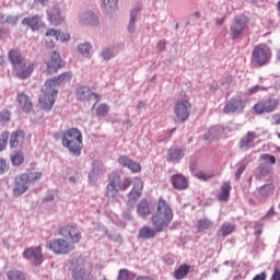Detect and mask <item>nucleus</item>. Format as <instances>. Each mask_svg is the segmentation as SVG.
I'll use <instances>...</instances> for the list:
<instances>
[{
	"label": "nucleus",
	"instance_id": "nucleus-6",
	"mask_svg": "<svg viewBox=\"0 0 280 280\" xmlns=\"http://www.w3.org/2000/svg\"><path fill=\"white\" fill-rule=\"evenodd\" d=\"M272 57L271 50L265 44H258L252 51V63L262 67L266 66Z\"/></svg>",
	"mask_w": 280,
	"mask_h": 280
},
{
	"label": "nucleus",
	"instance_id": "nucleus-55",
	"mask_svg": "<svg viewBox=\"0 0 280 280\" xmlns=\"http://www.w3.org/2000/svg\"><path fill=\"white\" fill-rule=\"evenodd\" d=\"M267 279V273L266 272H261L259 275H256L253 280H266Z\"/></svg>",
	"mask_w": 280,
	"mask_h": 280
},
{
	"label": "nucleus",
	"instance_id": "nucleus-39",
	"mask_svg": "<svg viewBox=\"0 0 280 280\" xmlns=\"http://www.w3.org/2000/svg\"><path fill=\"white\" fill-rule=\"evenodd\" d=\"M8 280H26L23 271L18 269H12L7 272Z\"/></svg>",
	"mask_w": 280,
	"mask_h": 280
},
{
	"label": "nucleus",
	"instance_id": "nucleus-64",
	"mask_svg": "<svg viewBox=\"0 0 280 280\" xmlns=\"http://www.w3.org/2000/svg\"><path fill=\"white\" fill-rule=\"evenodd\" d=\"M47 47L52 48L54 44L52 43H47Z\"/></svg>",
	"mask_w": 280,
	"mask_h": 280
},
{
	"label": "nucleus",
	"instance_id": "nucleus-44",
	"mask_svg": "<svg viewBox=\"0 0 280 280\" xmlns=\"http://www.w3.org/2000/svg\"><path fill=\"white\" fill-rule=\"evenodd\" d=\"M11 119V113L7 109L0 113V121L1 124H7Z\"/></svg>",
	"mask_w": 280,
	"mask_h": 280
},
{
	"label": "nucleus",
	"instance_id": "nucleus-20",
	"mask_svg": "<svg viewBox=\"0 0 280 280\" xmlns=\"http://www.w3.org/2000/svg\"><path fill=\"white\" fill-rule=\"evenodd\" d=\"M245 106L243 104L242 97L237 96V97L230 98V101L224 105L223 112L225 114H229V113H234L238 109L243 110Z\"/></svg>",
	"mask_w": 280,
	"mask_h": 280
},
{
	"label": "nucleus",
	"instance_id": "nucleus-22",
	"mask_svg": "<svg viewBox=\"0 0 280 280\" xmlns=\"http://www.w3.org/2000/svg\"><path fill=\"white\" fill-rule=\"evenodd\" d=\"M232 191L231 182H223L221 185V191L217 196L219 202H229Z\"/></svg>",
	"mask_w": 280,
	"mask_h": 280
},
{
	"label": "nucleus",
	"instance_id": "nucleus-49",
	"mask_svg": "<svg viewBox=\"0 0 280 280\" xmlns=\"http://www.w3.org/2000/svg\"><path fill=\"white\" fill-rule=\"evenodd\" d=\"M258 172L261 176H268V174L271 172V168L266 164H261L258 166Z\"/></svg>",
	"mask_w": 280,
	"mask_h": 280
},
{
	"label": "nucleus",
	"instance_id": "nucleus-24",
	"mask_svg": "<svg viewBox=\"0 0 280 280\" xmlns=\"http://www.w3.org/2000/svg\"><path fill=\"white\" fill-rule=\"evenodd\" d=\"M72 75L70 72H65L61 73L60 75H58L57 78L50 79L46 81V84H48L49 86L57 89L61 83H66L69 82L71 80Z\"/></svg>",
	"mask_w": 280,
	"mask_h": 280
},
{
	"label": "nucleus",
	"instance_id": "nucleus-36",
	"mask_svg": "<svg viewBox=\"0 0 280 280\" xmlns=\"http://www.w3.org/2000/svg\"><path fill=\"white\" fill-rule=\"evenodd\" d=\"M141 7H136L131 9V18L129 20V26H127V30H129V33H133L136 30V21H137V14L141 11Z\"/></svg>",
	"mask_w": 280,
	"mask_h": 280
},
{
	"label": "nucleus",
	"instance_id": "nucleus-9",
	"mask_svg": "<svg viewBox=\"0 0 280 280\" xmlns=\"http://www.w3.org/2000/svg\"><path fill=\"white\" fill-rule=\"evenodd\" d=\"M59 235L69 244H72V246L79 244L82 240V233L80 230L77 226L70 224L62 226L59 231Z\"/></svg>",
	"mask_w": 280,
	"mask_h": 280
},
{
	"label": "nucleus",
	"instance_id": "nucleus-35",
	"mask_svg": "<svg viewBox=\"0 0 280 280\" xmlns=\"http://www.w3.org/2000/svg\"><path fill=\"white\" fill-rule=\"evenodd\" d=\"M46 36H54L57 40L66 42L70 39L69 34H63L58 30L49 28L46 33Z\"/></svg>",
	"mask_w": 280,
	"mask_h": 280
},
{
	"label": "nucleus",
	"instance_id": "nucleus-3",
	"mask_svg": "<svg viewBox=\"0 0 280 280\" xmlns=\"http://www.w3.org/2000/svg\"><path fill=\"white\" fill-rule=\"evenodd\" d=\"M131 186V179L126 178L121 182L119 174L114 173L110 177V182L107 185L106 197L108 199H114L118 196L119 191H126Z\"/></svg>",
	"mask_w": 280,
	"mask_h": 280
},
{
	"label": "nucleus",
	"instance_id": "nucleus-40",
	"mask_svg": "<svg viewBox=\"0 0 280 280\" xmlns=\"http://www.w3.org/2000/svg\"><path fill=\"white\" fill-rule=\"evenodd\" d=\"M27 176V182L35 183L36 180H40L43 174L40 172H32V173H24Z\"/></svg>",
	"mask_w": 280,
	"mask_h": 280
},
{
	"label": "nucleus",
	"instance_id": "nucleus-28",
	"mask_svg": "<svg viewBox=\"0 0 280 280\" xmlns=\"http://www.w3.org/2000/svg\"><path fill=\"white\" fill-rule=\"evenodd\" d=\"M184 156L185 152L182 149H168L166 161H168V163H174L175 161H180Z\"/></svg>",
	"mask_w": 280,
	"mask_h": 280
},
{
	"label": "nucleus",
	"instance_id": "nucleus-2",
	"mask_svg": "<svg viewBox=\"0 0 280 280\" xmlns=\"http://www.w3.org/2000/svg\"><path fill=\"white\" fill-rule=\"evenodd\" d=\"M62 145L67 148L73 156H80L83 148V136L77 128H71L63 132Z\"/></svg>",
	"mask_w": 280,
	"mask_h": 280
},
{
	"label": "nucleus",
	"instance_id": "nucleus-10",
	"mask_svg": "<svg viewBox=\"0 0 280 280\" xmlns=\"http://www.w3.org/2000/svg\"><path fill=\"white\" fill-rule=\"evenodd\" d=\"M71 271L74 280H94V276L90 270H86V265L83 260L73 261Z\"/></svg>",
	"mask_w": 280,
	"mask_h": 280
},
{
	"label": "nucleus",
	"instance_id": "nucleus-33",
	"mask_svg": "<svg viewBox=\"0 0 280 280\" xmlns=\"http://www.w3.org/2000/svg\"><path fill=\"white\" fill-rule=\"evenodd\" d=\"M25 133L24 131L20 130L11 136L10 145L11 148H18L20 143H23Z\"/></svg>",
	"mask_w": 280,
	"mask_h": 280
},
{
	"label": "nucleus",
	"instance_id": "nucleus-26",
	"mask_svg": "<svg viewBox=\"0 0 280 280\" xmlns=\"http://www.w3.org/2000/svg\"><path fill=\"white\" fill-rule=\"evenodd\" d=\"M190 270H191V267L189 265L187 264L179 265V267H177L175 271H173V278L175 280H184L187 278Z\"/></svg>",
	"mask_w": 280,
	"mask_h": 280
},
{
	"label": "nucleus",
	"instance_id": "nucleus-15",
	"mask_svg": "<svg viewBox=\"0 0 280 280\" xmlns=\"http://www.w3.org/2000/svg\"><path fill=\"white\" fill-rule=\"evenodd\" d=\"M24 257L32 261L35 266H39L43 264V253L42 246L30 247L24 252Z\"/></svg>",
	"mask_w": 280,
	"mask_h": 280
},
{
	"label": "nucleus",
	"instance_id": "nucleus-48",
	"mask_svg": "<svg viewBox=\"0 0 280 280\" xmlns=\"http://www.w3.org/2000/svg\"><path fill=\"white\" fill-rule=\"evenodd\" d=\"M118 280H131L129 270L120 269L118 272Z\"/></svg>",
	"mask_w": 280,
	"mask_h": 280
},
{
	"label": "nucleus",
	"instance_id": "nucleus-57",
	"mask_svg": "<svg viewBox=\"0 0 280 280\" xmlns=\"http://www.w3.org/2000/svg\"><path fill=\"white\" fill-rule=\"evenodd\" d=\"M7 170V164L4 162V160L0 159V174H3V172H5Z\"/></svg>",
	"mask_w": 280,
	"mask_h": 280
},
{
	"label": "nucleus",
	"instance_id": "nucleus-13",
	"mask_svg": "<svg viewBox=\"0 0 280 280\" xmlns=\"http://www.w3.org/2000/svg\"><path fill=\"white\" fill-rule=\"evenodd\" d=\"M46 71L48 74L57 73L59 69L63 67L62 59L60 55L56 51H52L46 59Z\"/></svg>",
	"mask_w": 280,
	"mask_h": 280
},
{
	"label": "nucleus",
	"instance_id": "nucleus-58",
	"mask_svg": "<svg viewBox=\"0 0 280 280\" xmlns=\"http://www.w3.org/2000/svg\"><path fill=\"white\" fill-rule=\"evenodd\" d=\"M55 200L54 195H48L47 197L44 198L45 202H52Z\"/></svg>",
	"mask_w": 280,
	"mask_h": 280
},
{
	"label": "nucleus",
	"instance_id": "nucleus-8",
	"mask_svg": "<svg viewBox=\"0 0 280 280\" xmlns=\"http://www.w3.org/2000/svg\"><path fill=\"white\" fill-rule=\"evenodd\" d=\"M248 24L249 18L245 15L234 16L233 22L230 26L231 39H237L241 35H243Z\"/></svg>",
	"mask_w": 280,
	"mask_h": 280
},
{
	"label": "nucleus",
	"instance_id": "nucleus-59",
	"mask_svg": "<svg viewBox=\"0 0 280 280\" xmlns=\"http://www.w3.org/2000/svg\"><path fill=\"white\" fill-rule=\"evenodd\" d=\"M136 280H154V279L149 276H140V277L136 278Z\"/></svg>",
	"mask_w": 280,
	"mask_h": 280
},
{
	"label": "nucleus",
	"instance_id": "nucleus-23",
	"mask_svg": "<svg viewBox=\"0 0 280 280\" xmlns=\"http://www.w3.org/2000/svg\"><path fill=\"white\" fill-rule=\"evenodd\" d=\"M22 24L31 27L33 32H36L44 26V23L39 15L25 18L22 21Z\"/></svg>",
	"mask_w": 280,
	"mask_h": 280
},
{
	"label": "nucleus",
	"instance_id": "nucleus-11",
	"mask_svg": "<svg viewBox=\"0 0 280 280\" xmlns=\"http://www.w3.org/2000/svg\"><path fill=\"white\" fill-rule=\"evenodd\" d=\"M77 97L81 102H90L93 97L96 103L93 105L95 107L97 103L102 100V96L94 92V89L89 85H81L77 89Z\"/></svg>",
	"mask_w": 280,
	"mask_h": 280
},
{
	"label": "nucleus",
	"instance_id": "nucleus-51",
	"mask_svg": "<svg viewBox=\"0 0 280 280\" xmlns=\"http://www.w3.org/2000/svg\"><path fill=\"white\" fill-rule=\"evenodd\" d=\"M104 5H105L107 9L116 8V5H117V0H104Z\"/></svg>",
	"mask_w": 280,
	"mask_h": 280
},
{
	"label": "nucleus",
	"instance_id": "nucleus-47",
	"mask_svg": "<svg viewBox=\"0 0 280 280\" xmlns=\"http://www.w3.org/2000/svg\"><path fill=\"white\" fill-rule=\"evenodd\" d=\"M8 139H9V133L4 132L2 133V139H0V152H3L8 145Z\"/></svg>",
	"mask_w": 280,
	"mask_h": 280
},
{
	"label": "nucleus",
	"instance_id": "nucleus-63",
	"mask_svg": "<svg viewBox=\"0 0 280 280\" xmlns=\"http://www.w3.org/2000/svg\"><path fill=\"white\" fill-rule=\"evenodd\" d=\"M192 15L196 18H200V12H195V13H192Z\"/></svg>",
	"mask_w": 280,
	"mask_h": 280
},
{
	"label": "nucleus",
	"instance_id": "nucleus-38",
	"mask_svg": "<svg viewBox=\"0 0 280 280\" xmlns=\"http://www.w3.org/2000/svg\"><path fill=\"white\" fill-rule=\"evenodd\" d=\"M138 214L142 218H147L151 214L150 206L147 200H142L140 203H138Z\"/></svg>",
	"mask_w": 280,
	"mask_h": 280
},
{
	"label": "nucleus",
	"instance_id": "nucleus-56",
	"mask_svg": "<svg viewBox=\"0 0 280 280\" xmlns=\"http://www.w3.org/2000/svg\"><path fill=\"white\" fill-rule=\"evenodd\" d=\"M260 90H264V89L261 86H259V85H255L254 88H250L248 90V93L249 94H255V93L259 92Z\"/></svg>",
	"mask_w": 280,
	"mask_h": 280
},
{
	"label": "nucleus",
	"instance_id": "nucleus-5",
	"mask_svg": "<svg viewBox=\"0 0 280 280\" xmlns=\"http://www.w3.org/2000/svg\"><path fill=\"white\" fill-rule=\"evenodd\" d=\"M58 93V89H54L48 83H45L42 88V94L38 98L40 107L44 110L49 112L55 105Z\"/></svg>",
	"mask_w": 280,
	"mask_h": 280
},
{
	"label": "nucleus",
	"instance_id": "nucleus-29",
	"mask_svg": "<svg viewBox=\"0 0 280 280\" xmlns=\"http://www.w3.org/2000/svg\"><path fill=\"white\" fill-rule=\"evenodd\" d=\"M48 16L52 25H59L63 21L61 13L57 7L50 8L48 10Z\"/></svg>",
	"mask_w": 280,
	"mask_h": 280
},
{
	"label": "nucleus",
	"instance_id": "nucleus-4",
	"mask_svg": "<svg viewBox=\"0 0 280 280\" xmlns=\"http://www.w3.org/2000/svg\"><path fill=\"white\" fill-rule=\"evenodd\" d=\"M191 103L187 98H179L175 101V105H173V113L175 114V122L176 124H185L188 121L191 115Z\"/></svg>",
	"mask_w": 280,
	"mask_h": 280
},
{
	"label": "nucleus",
	"instance_id": "nucleus-32",
	"mask_svg": "<svg viewBox=\"0 0 280 280\" xmlns=\"http://www.w3.org/2000/svg\"><path fill=\"white\" fill-rule=\"evenodd\" d=\"M257 139V133L255 131H247L246 136L240 140V148H248L249 143H253Z\"/></svg>",
	"mask_w": 280,
	"mask_h": 280
},
{
	"label": "nucleus",
	"instance_id": "nucleus-60",
	"mask_svg": "<svg viewBox=\"0 0 280 280\" xmlns=\"http://www.w3.org/2000/svg\"><path fill=\"white\" fill-rule=\"evenodd\" d=\"M5 65V58L0 55V67H3Z\"/></svg>",
	"mask_w": 280,
	"mask_h": 280
},
{
	"label": "nucleus",
	"instance_id": "nucleus-25",
	"mask_svg": "<svg viewBox=\"0 0 280 280\" xmlns=\"http://www.w3.org/2000/svg\"><path fill=\"white\" fill-rule=\"evenodd\" d=\"M236 228L234 224L229 222H223L217 231V237H228L235 232Z\"/></svg>",
	"mask_w": 280,
	"mask_h": 280
},
{
	"label": "nucleus",
	"instance_id": "nucleus-16",
	"mask_svg": "<svg viewBox=\"0 0 280 280\" xmlns=\"http://www.w3.org/2000/svg\"><path fill=\"white\" fill-rule=\"evenodd\" d=\"M35 68V63H26V60L22 63H19L15 68H13L16 77L24 80L31 77Z\"/></svg>",
	"mask_w": 280,
	"mask_h": 280
},
{
	"label": "nucleus",
	"instance_id": "nucleus-34",
	"mask_svg": "<svg viewBox=\"0 0 280 280\" xmlns=\"http://www.w3.org/2000/svg\"><path fill=\"white\" fill-rule=\"evenodd\" d=\"M212 226H213V222L207 218H203V219H200L197 221V232L198 233L208 231V230L212 229Z\"/></svg>",
	"mask_w": 280,
	"mask_h": 280
},
{
	"label": "nucleus",
	"instance_id": "nucleus-52",
	"mask_svg": "<svg viewBox=\"0 0 280 280\" xmlns=\"http://www.w3.org/2000/svg\"><path fill=\"white\" fill-rule=\"evenodd\" d=\"M102 56L104 57V59L109 60L113 57V51L110 49L106 48L102 52Z\"/></svg>",
	"mask_w": 280,
	"mask_h": 280
},
{
	"label": "nucleus",
	"instance_id": "nucleus-14",
	"mask_svg": "<svg viewBox=\"0 0 280 280\" xmlns=\"http://www.w3.org/2000/svg\"><path fill=\"white\" fill-rule=\"evenodd\" d=\"M143 189V182L141 178L133 179V188L129 191V200H127V206L133 208L137 201L141 198Z\"/></svg>",
	"mask_w": 280,
	"mask_h": 280
},
{
	"label": "nucleus",
	"instance_id": "nucleus-43",
	"mask_svg": "<svg viewBox=\"0 0 280 280\" xmlns=\"http://www.w3.org/2000/svg\"><path fill=\"white\" fill-rule=\"evenodd\" d=\"M261 161H269L271 165H276L277 159L275 155H270L269 153H264L260 155Z\"/></svg>",
	"mask_w": 280,
	"mask_h": 280
},
{
	"label": "nucleus",
	"instance_id": "nucleus-31",
	"mask_svg": "<svg viewBox=\"0 0 280 280\" xmlns=\"http://www.w3.org/2000/svg\"><path fill=\"white\" fill-rule=\"evenodd\" d=\"M9 59H10L11 63L13 65V69L16 66H20L22 62L25 61V58L16 49H12V50L9 51Z\"/></svg>",
	"mask_w": 280,
	"mask_h": 280
},
{
	"label": "nucleus",
	"instance_id": "nucleus-19",
	"mask_svg": "<svg viewBox=\"0 0 280 280\" xmlns=\"http://www.w3.org/2000/svg\"><path fill=\"white\" fill-rule=\"evenodd\" d=\"M118 163L120 165H122V167H127L128 170H131V172H133V174H139L142 170L140 163L135 162L127 155H120V158H118Z\"/></svg>",
	"mask_w": 280,
	"mask_h": 280
},
{
	"label": "nucleus",
	"instance_id": "nucleus-62",
	"mask_svg": "<svg viewBox=\"0 0 280 280\" xmlns=\"http://www.w3.org/2000/svg\"><path fill=\"white\" fill-rule=\"evenodd\" d=\"M145 106L144 102H138V108H143Z\"/></svg>",
	"mask_w": 280,
	"mask_h": 280
},
{
	"label": "nucleus",
	"instance_id": "nucleus-42",
	"mask_svg": "<svg viewBox=\"0 0 280 280\" xmlns=\"http://www.w3.org/2000/svg\"><path fill=\"white\" fill-rule=\"evenodd\" d=\"M11 161L13 165H22V163L24 162V156L21 153H15L11 156Z\"/></svg>",
	"mask_w": 280,
	"mask_h": 280
},
{
	"label": "nucleus",
	"instance_id": "nucleus-46",
	"mask_svg": "<svg viewBox=\"0 0 280 280\" xmlns=\"http://www.w3.org/2000/svg\"><path fill=\"white\" fill-rule=\"evenodd\" d=\"M92 46L89 43L82 44L79 46V51L85 56L90 55Z\"/></svg>",
	"mask_w": 280,
	"mask_h": 280
},
{
	"label": "nucleus",
	"instance_id": "nucleus-53",
	"mask_svg": "<svg viewBox=\"0 0 280 280\" xmlns=\"http://www.w3.org/2000/svg\"><path fill=\"white\" fill-rule=\"evenodd\" d=\"M270 280H280V268H275Z\"/></svg>",
	"mask_w": 280,
	"mask_h": 280
},
{
	"label": "nucleus",
	"instance_id": "nucleus-27",
	"mask_svg": "<svg viewBox=\"0 0 280 280\" xmlns=\"http://www.w3.org/2000/svg\"><path fill=\"white\" fill-rule=\"evenodd\" d=\"M159 233V231L155 229H152L148 225L142 226V229H140V232L138 233V238L140 240H152L156 236V234Z\"/></svg>",
	"mask_w": 280,
	"mask_h": 280
},
{
	"label": "nucleus",
	"instance_id": "nucleus-1",
	"mask_svg": "<svg viewBox=\"0 0 280 280\" xmlns=\"http://www.w3.org/2000/svg\"><path fill=\"white\" fill-rule=\"evenodd\" d=\"M173 219L174 212L170 203L165 199L160 198V200H158L155 214L151 217V223H153L158 233L165 232V230L171 225Z\"/></svg>",
	"mask_w": 280,
	"mask_h": 280
},
{
	"label": "nucleus",
	"instance_id": "nucleus-45",
	"mask_svg": "<svg viewBox=\"0 0 280 280\" xmlns=\"http://www.w3.org/2000/svg\"><path fill=\"white\" fill-rule=\"evenodd\" d=\"M214 177V173L210 172V173H203V172H199L197 173V178H199V180H210V178Z\"/></svg>",
	"mask_w": 280,
	"mask_h": 280
},
{
	"label": "nucleus",
	"instance_id": "nucleus-54",
	"mask_svg": "<svg viewBox=\"0 0 280 280\" xmlns=\"http://www.w3.org/2000/svg\"><path fill=\"white\" fill-rule=\"evenodd\" d=\"M166 40L165 39H162L160 42H158V49H160V51H163L166 47Z\"/></svg>",
	"mask_w": 280,
	"mask_h": 280
},
{
	"label": "nucleus",
	"instance_id": "nucleus-7",
	"mask_svg": "<svg viewBox=\"0 0 280 280\" xmlns=\"http://www.w3.org/2000/svg\"><path fill=\"white\" fill-rule=\"evenodd\" d=\"M46 247L52 250L56 255H68L75 249L72 243L66 238H55L47 243Z\"/></svg>",
	"mask_w": 280,
	"mask_h": 280
},
{
	"label": "nucleus",
	"instance_id": "nucleus-12",
	"mask_svg": "<svg viewBox=\"0 0 280 280\" xmlns=\"http://www.w3.org/2000/svg\"><path fill=\"white\" fill-rule=\"evenodd\" d=\"M277 106H278L277 100L267 98V100L259 101L258 103L253 105L252 109L254 114L262 115V114L272 113L273 110H276Z\"/></svg>",
	"mask_w": 280,
	"mask_h": 280
},
{
	"label": "nucleus",
	"instance_id": "nucleus-37",
	"mask_svg": "<svg viewBox=\"0 0 280 280\" xmlns=\"http://www.w3.org/2000/svg\"><path fill=\"white\" fill-rule=\"evenodd\" d=\"M275 191V185L273 184H265L258 189V194L262 198H267L271 196Z\"/></svg>",
	"mask_w": 280,
	"mask_h": 280
},
{
	"label": "nucleus",
	"instance_id": "nucleus-61",
	"mask_svg": "<svg viewBox=\"0 0 280 280\" xmlns=\"http://www.w3.org/2000/svg\"><path fill=\"white\" fill-rule=\"evenodd\" d=\"M36 3L46 4L49 2V0H35Z\"/></svg>",
	"mask_w": 280,
	"mask_h": 280
},
{
	"label": "nucleus",
	"instance_id": "nucleus-21",
	"mask_svg": "<svg viewBox=\"0 0 280 280\" xmlns=\"http://www.w3.org/2000/svg\"><path fill=\"white\" fill-rule=\"evenodd\" d=\"M171 183L173 187L179 191L188 189L189 187L188 179L183 174H175L171 176Z\"/></svg>",
	"mask_w": 280,
	"mask_h": 280
},
{
	"label": "nucleus",
	"instance_id": "nucleus-17",
	"mask_svg": "<svg viewBox=\"0 0 280 280\" xmlns=\"http://www.w3.org/2000/svg\"><path fill=\"white\" fill-rule=\"evenodd\" d=\"M30 183L27 182V176L26 174H21L20 176L16 177L15 179V187H14V196L15 197H21L24 195L27 189H28Z\"/></svg>",
	"mask_w": 280,
	"mask_h": 280
},
{
	"label": "nucleus",
	"instance_id": "nucleus-18",
	"mask_svg": "<svg viewBox=\"0 0 280 280\" xmlns=\"http://www.w3.org/2000/svg\"><path fill=\"white\" fill-rule=\"evenodd\" d=\"M16 102H18L20 108L25 113H30L34 108L32 98L25 92L18 93Z\"/></svg>",
	"mask_w": 280,
	"mask_h": 280
},
{
	"label": "nucleus",
	"instance_id": "nucleus-50",
	"mask_svg": "<svg viewBox=\"0 0 280 280\" xmlns=\"http://www.w3.org/2000/svg\"><path fill=\"white\" fill-rule=\"evenodd\" d=\"M245 170H246V164H241V165L237 167V170H236V172H235V178H236V180H240V178H241L242 174L245 172Z\"/></svg>",
	"mask_w": 280,
	"mask_h": 280
},
{
	"label": "nucleus",
	"instance_id": "nucleus-30",
	"mask_svg": "<svg viewBox=\"0 0 280 280\" xmlns=\"http://www.w3.org/2000/svg\"><path fill=\"white\" fill-rule=\"evenodd\" d=\"M80 21L83 25L91 26H96L100 23L97 16L92 12L83 13L80 18Z\"/></svg>",
	"mask_w": 280,
	"mask_h": 280
},
{
	"label": "nucleus",
	"instance_id": "nucleus-41",
	"mask_svg": "<svg viewBox=\"0 0 280 280\" xmlns=\"http://www.w3.org/2000/svg\"><path fill=\"white\" fill-rule=\"evenodd\" d=\"M108 113H109V106L106 103L98 105L96 108L97 116H106Z\"/></svg>",
	"mask_w": 280,
	"mask_h": 280
}]
</instances>
